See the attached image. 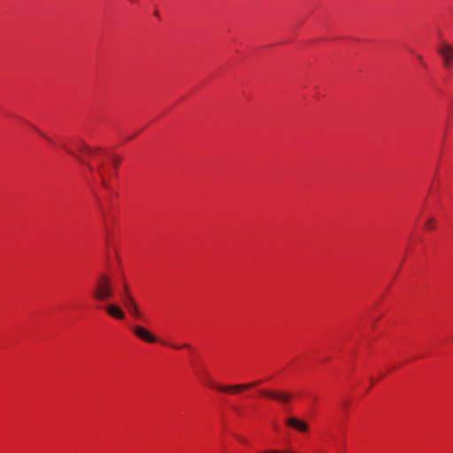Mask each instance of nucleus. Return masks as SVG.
<instances>
[{"mask_svg":"<svg viewBox=\"0 0 453 453\" xmlns=\"http://www.w3.org/2000/svg\"><path fill=\"white\" fill-rule=\"evenodd\" d=\"M62 147L69 155L75 157L81 164H84L90 172L96 173L100 179V183L103 188L111 190V188L106 177L112 175V173L111 169L106 165V159H109L111 161L113 168H117L118 163L119 161V159L117 157L111 156L103 151L100 148H96L94 149V153L89 155L96 160V165L93 166L90 163L87 162L81 156L77 154L73 150L67 147V145L63 144Z\"/></svg>","mask_w":453,"mask_h":453,"instance_id":"1","label":"nucleus"},{"mask_svg":"<svg viewBox=\"0 0 453 453\" xmlns=\"http://www.w3.org/2000/svg\"><path fill=\"white\" fill-rule=\"evenodd\" d=\"M114 290L111 278L106 274L98 276L95 282L92 296L98 302H105L113 296Z\"/></svg>","mask_w":453,"mask_h":453,"instance_id":"2","label":"nucleus"},{"mask_svg":"<svg viewBox=\"0 0 453 453\" xmlns=\"http://www.w3.org/2000/svg\"><path fill=\"white\" fill-rule=\"evenodd\" d=\"M437 52L442 59L443 66L449 69L453 62V46L447 42H441L437 48Z\"/></svg>","mask_w":453,"mask_h":453,"instance_id":"3","label":"nucleus"},{"mask_svg":"<svg viewBox=\"0 0 453 453\" xmlns=\"http://www.w3.org/2000/svg\"><path fill=\"white\" fill-rule=\"evenodd\" d=\"M261 394L283 404L289 403L293 398L292 393L287 391L261 390Z\"/></svg>","mask_w":453,"mask_h":453,"instance_id":"4","label":"nucleus"},{"mask_svg":"<svg viewBox=\"0 0 453 453\" xmlns=\"http://www.w3.org/2000/svg\"><path fill=\"white\" fill-rule=\"evenodd\" d=\"M260 384V381H252L250 383L237 384L233 386H216L210 383V386L222 392L235 393L242 389H248Z\"/></svg>","mask_w":453,"mask_h":453,"instance_id":"5","label":"nucleus"},{"mask_svg":"<svg viewBox=\"0 0 453 453\" xmlns=\"http://www.w3.org/2000/svg\"><path fill=\"white\" fill-rule=\"evenodd\" d=\"M285 423L287 426L294 428L295 430L300 433H306L309 430V424L306 421L301 420L296 417L288 418Z\"/></svg>","mask_w":453,"mask_h":453,"instance_id":"6","label":"nucleus"},{"mask_svg":"<svg viewBox=\"0 0 453 453\" xmlns=\"http://www.w3.org/2000/svg\"><path fill=\"white\" fill-rule=\"evenodd\" d=\"M134 334L140 339L147 342H156V337L153 336L147 329L142 326H136L133 327Z\"/></svg>","mask_w":453,"mask_h":453,"instance_id":"7","label":"nucleus"},{"mask_svg":"<svg viewBox=\"0 0 453 453\" xmlns=\"http://www.w3.org/2000/svg\"><path fill=\"white\" fill-rule=\"evenodd\" d=\"M126 308L128 310V311L134 317V318H140V311L139 308L131 296L130 292H127V300L124 302Z\"/></svg>","mask_w":453,"mask_h":453,"instance_id":"8","label":"nucleus"},{"mask_svg":"<svg viewBox=\"0 0 453 453\" xmlns=\"http://www.w3.org/2000/svg\"><path fill=\"white\" fill-rule=\"evenodd\" d=\"M106 312L118 319H123L125 318V313L116 304H109L105 307Z\"/></svg>","mask_w":453,"mask_h":453,"instance_id":"9","label":"nucleus"},{"mask_svg":"<svg viewBox=\"0 0 453 453\" xmlns=\"http://www.w3.org/2000/svg\"><path fill=\"white\" fill-rule=\"evenodd\" d=\"M73 147L78 152L84 153L86 155H90L94 153V149L89 147L87 143H85L81 140H78L73 142Z\"/></svg>","mask_w":453,"mask_h":453,"instance_id":"10","label":"nucleus"},{"mask_svg":"<svg viewBox=\"0 0 453 453\" xmlns=\"http://www.w3.org/2000/svg\"><path fill=\"white\" fill-rule=\"evenodd\" d=\"M426 227L433 229L434 227V221L433 219H429L425 223Z\"/></svg>","mask_w":453,"mask_h":453,"instance_id":"11","label":"nucleus"},{"mask_svg":"<svg viewBox=\"0 0 453 453\" xmlns=\"http://www.w3.org/2000/svg\"><path fill=\"white\" fill-rule=\"evenodd\" d=\"M127 292H129L127 285H124V302L127 300Z\"/></svg>","mask_w":453,"mask_h":453,"instance_id":"12","label":"nucleus"},{"mask_svg":"<svg viewBox=\"0 0 453 453\" xmlns=\"http://www.w3.org/2000/svg\"><path fill=\"white\" fill-rule=\"evenodd\" d=\"M173 348H176V349H178V348H179V347H177V346H173ZM180 348H189V345H188V344H184V345L180 346Z\"/></svg>","mask_w":453,"mask_h":453,"instance_id":"13","label":"nucleus"},{"mask_svg":"<svg viewBox=\"0 0 453 453\" xmlns=\"http://www.w3.org/2000/svg\"><path fill=\"white\" fill-rule=\"evenodd\" d=\"M42 135L46 140H48L49 142H51V140H50L48 136H46V135H44V134H42Z\"/></svg>","mask_w":453,"mask_h":453,"instance_id":"14","label":"nucleus"},{"mask_svg":"<svg viewBox=\"0 0 453 453\" xmlns=\"http://www.w3.org/2000/svg\"><path fill=\"white\" fill-rule=\"evenodd\" d=\"M238 440L242 442H246V441L243 438L238 437Z\"/></svg>","mask_w":453,"mask_h":453,"instance_id":"15","label":"nucleus"},{"mask_svg":"<svg viewBox=\"0 0 453 453\" xmlns=\"http://www.w3.org/2000/svg\"><path fill=\"white\" fill-rule=\"evenodd\" d=\"M279 453H292V452H290V451L281 452L279 450Z\"/></svg>","mask_w":453,"mask_h":453,"instance_id":"16","label":"nucleus"}]
</instances>
